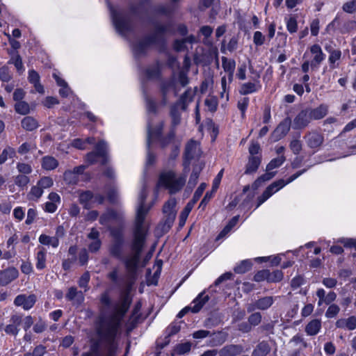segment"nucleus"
<instances>
[{
	"instance_id": "obj_11",
	"label": "nucleus",
	"mask_w": 356,
	"mask_h": 356,
	"mask_svg": "<svg viewBox=\"0 0 356 356\" xmlns=\"http://www.w3.org/2000/svg\"><path fill=\"white\" fill-rule=\"evenodd\" d=\"M209 300L208 295H204V293H201L193 301V306L192 307H186L183 309L177 315V317L182 318L188 310H191L193 313H197L204 305V304Z\"/></svg>"
},
{
	"instance_id": "obj_25",
	"label": "nucleus",
	"mask_w": 356,
	"mask_h": 356,
	"mask_svg": "<svg viewBox=\"0 0 356 356\" xmlns=\"http://www.w3.org/2000/svg\"><path fill=\"white\" fill-rule=\"evenodd\" d=\"M28 79L29 82L34 85L35 89L39 93H44V88L40 83V75L34 70H31L29 72Z\"/></svg>"
},
{
	"instance_id": "obj_10",
	"label": "nucleus",
	"mask_w": 356,
	"mask_h": 356,
	"mask_svg": "<svg viewBox=\"0 0 356 356\" xmlns=\"http://www.w3.org/2000/svg\"><path fill=\"white\" fill-rule=\"evenodd\" d=\"M200 149L199 144L194 140H191L186 145L184 151V165L188 166L192 159L199 157Z\"/></svg>"
},
{
	"instance_id": "obj_14",
	"label": "nucleus",
	"mask_w": 356,
	"mask_h": 356,
	"mask_svg": "<svg viewBox=\"0 0 356 356\" xmlns=\"http://www.w3.org/2000/svg\"><path fill=\"white\" fill-rule=\"evenodd\" d=\"M65 298L77 307L81 305L85 300L83 293L81 291H79L75 286H71L68 289L65 294Z\"/></svg>"
},
{
	"instance_id": "obj_63",
	"label": "nucleus",
	"mask_w": 356,
	"mask_h": 356,
	"mask_svg": "<svg viewBox=\"0 0 356 356\" xmlns=\"http://www.w3.org/2000/svg\"><path fill=\"white\" fill-rule=\"evenodd\" d=\"M269 275V270H262L258 271L254 276L253 280L255 282H260L264 280L268 282V277Z\"/></svg>"
},
{
	"instance_id": "obj_30",
	"label": "nucleus",
	"mask_w": 356,
	"mask_h": 356,
	"mask_svg": "<svg viewBox=\"0 0 356 356\" xmlns=\"http://www.w3.org/2000/svg\"><path fill=\"white\" fill-rule=\"evenodd\" d=\"M58 165V161L51 156H45L42 159V167L46 170H52Z\"/></svg>"
},
{
	"instance_id": "obj_41",
	"label": "nucleus",
	"mask_w": 356,
	"mask_h": 356,
	"mask_svg": "<svg viewBox=\"0 0 356 356\" xmlns=\"http://www.w3.org/2000/svg\"><path fill=\"white\" fill-rule=\"evenodd\" d=\"M36 259V268L39 270L44 268L46 266V251L44 248H42L40 251L38 252Z\"/></svg>"
},
{
	"instance_id": "obj_15",
	"label": "nucleus",
	"mask_w": 356,
	"mask_h": 356,
	"mask_svg": "<svg viewBox=\"0 0 356 356\" xmlns=\"http://www.w3.org/2000/svg\"><path fill=\"white\" fill-rule=\"evenodd\" d=\"M175 88V83L172 79L162 80L159 84V91L161 96V104L163 106L168 103V94Z\"/></svg>"
},
{
	"instance_id": "obj_7",
	"label": "nucleus",
	"mask_w": 356,
	"mask_h": 356,
	"mask_svg": "<svg viewBox=\"0 0 356 356\" xmlns=\"http://www.w3.org/2000/svg\"><path fill=\"white\" fill-rule=\"evenodd\" d=\"M99 158L102 159V165H106L109 161L107 143L103 140L96 144L94 151L86 154V161L89 165H92L98 161Z\"/></svg>"
},
{
	"instance_id": "obj_53",
	"label": "nucleus",
	"mask_w": 356,
	"mask_h": 356,
	"mask_svg": "<svg viewBox=\"0 0 356 356\" xmlns=\"http://www.w3.org/2000/svg\"><path fill=\"white\" fill-rule=\"evenodd\" d=\"M283 278V273L282 270H276L273 272L269 270V275L268 277V282H278Z\"/></svg>"
},
{
	"instance_id": "obj_1",
	"label": "nucleus",
	"mask_w": 356,
	"mask_h": 356,
	"mask_svg": "<svg viewBox=\"0 0 356 356\" xmlns=\"http://www.w3.org/2000/svg\"><path fill=\"white\" fill-rule=\"evenodd\" d=\"M131 303L130 296L128 293L123 294L120 302L115 305L113 312L108 320L97 329V334L107 343L106 356H115L113 341Z\"/></svg>"
},
{
	"instance_id": "obj_51",
	"label": "nucleus",
	"mask_w": 356,
	"mask_h": 356,
	"mask_svg": "<svg viewBox=\"0 0 356 356\" xmlns=\"http://www.w3.org/2000/svg\"><path fill=\"white\" fill-rule=\"evenodd\" d=\"M257 90L256 85L254 83L248 82L243 83L241 89L239 90V92L241 95H245L252 92H254Z\"/></svg>"
},
{
	"instance_id": "obj_22",
	"label": "nucleus",
	"mask_w": 356,
	"mask_h": 356,
	"mask_svg": "<svg viewBox=\"0 0 356 356\" xmlns=\"http://www.w3.org/2000/svg\"><path fill=\"white\" fill-rule=\"evenodd\" d=\"M261 162L260 156H250L244 173L251 175L257 172Z\"/></svg>"
},
{
	"instance_id": "obj_19",
	"label": "nucleus",
	"mask_w": 356,
	"mask_h": 356,
	"mask_svg": "<svg viewBox=\"0 0 356 356\" xmlns=\"http://www.w3.org/2000/svg\"><path fill=\"white\" fill-rule=\"evenodd\" d=\"M307 145L310 148L319 147L324 141L323 136L317 131H310L305 136Z\"/></svg>"
},
{
	"instance_id": "obj_12",
	"label": "nucleus",
	"mask_w": 356,
	"mask_h": 356,
	"mask_svg": "<svg viewBox=\"0 0 356 356\" xmlns=\"http://www.w3.org/2000/svg\"><path fill=\"white\" fill-rule=\"evenodd\" d=\"M312 121L307 108L302 110L295 117L293 121L292 127L293 129H302L305 128Z\"/></svg>"
},
{
	"instance_id": "obj_33",
	"label": "nucleus",
	"mask_w": 356,
	"mask_h": 356,
	"mask_svg": "<svg viewBox=\"0 0 356 356\" xmlns=\"http://www.w3.org/2000/svg\"><path fill=\"white\" fill-rule=\"evenodd\" d=\"M191 348V343L189 341L182 343H179L175 346V348L173 349V352L172 353L171 355H172V356H174L175 354L179 355H184V354L190 352Z\"/></svg>"
},
{
	"instance_id": "obj_38",
	"label": "nucleus",
	"mask_w": 356,
	"mask_h": 356,
	"mask_svg": "<svg viewBox=\"0 0 356 356\" xmlns=\"http://www.w3.org/2000/svg\"><path fill=\"white\" fill-rule=\"evenodd\" d=\"M251 268L252 262L250 260H243L234 268V270L236 273L243 274L249 271Z\"/></svg>"
},
{
	"instance_id": "obj_49",
	"label": "nucleus",
	"mask_w": 356,
	"mask_h": 356,
	"mask_svg": "<svg viewBox=\"0 0 356 356\" xmlns=\"http://www.w3.org/2000/svg\"><path fill=\"white\" fill-rule=\"evenodd\" d=\"M15 111L21 115H26L29 113L30 108L29 104L25 102H18L15 105Z\"/></svg>"
},
{
	"instance_id": "obj_46",
	"label": "nucleus",
	"mask_w": 356,
	"mask_h": 356,
	"mask_svg": "<svg viewBox=\"0 0 356 356\" xmlns=\"http://www.w3.org/2000/svg\"><path fill=\"white\" fill-rule=\"evenodd\" d=\"M63 179L67 184L74 185L79 181V177L72 170H66L64 172Z\"/></svg>"
},
{
	"instance_id": "obj_8",
	"label": "nucleus",
	"mask_w": 356,
	"mask_h": 356,
	"mask_svg": "<svg viewBox=\"0 0 356 356\" xmlns=\"http://www.w3.org/2000/svg\"><path fill=\"white\" fill-rule=\"evenodd\" d=\"M206 186H207L206 184L202 183L199 186V187L196 189L192 200H190L187 203V204L186 205V207H184V209H183V211H181V213L180 214L179 226L182 227L184 225L190 212L193 209V208L195 206V204H196V202L199 200V199L202 196L204 191L206 188Z\"/></svg>"
},
{
	"instance_id": "obj_16",
	"label": "nucleus",
	"mask_w": 356,
	"mask_h": 356,
	"mask_svg": "<svg viewBox=\"0 0 356 356\" xmlns=\"http://www.w3.org/2000/svg\"><path fill=\"white\" fill-rule=\"evenodd\" d=\"M164 127L163 122H159L155 126L154 129L148 124L147 127V146L149 148L151 145L152 140H159L162 136L163 129Z\"/></svg>"
},
{
	"instance_id": "obj_60",
	"label": "nucleus",
	"mask_w": 356,
	"mask_h": 356,
	"mask_svg": "<svg viewBox=\"0 0 356 356\" xmlns=\"http://www.w3.org/2000/svg\"><path fill=\"white\" fill-rule=\"evenodd\" d=\"M341 22L338 17H336L327 26L326 30L327 31H336L337 30L340 32V26H341Z\"/></svg>"
},
{
	"instance_id": "obj_27",
	"label": "nucleus",
	"mask_w": 356,
	"mask_h": 356,
	"mask_svg": "<svg viewBox=\"0 0 356 356\" xmlns=\"http://www.w3.org/2000/svg\"><path fill=\"white\" fill-rule=\"evenodd\" d=\"M170 116L171 118V128L175 129L181 122V113L177 105L173 104L170 106Z\"/></svg>"
},
{
	"instance_id": "obj_24",
	"label": "nucleus",
	"mask_w": 356,
	"mask_h": 356,
	"mask_svg": "<svg viewBox=\"0 0 356 356\" xmlns=\"http://www.w3.org/2000/svg\"><path fill=\"white\" fill-rule=\"evenodd\" d=\"M271 348L266 341L259 342L252 353V356H266L270 352Z\"/></svg>"
},
{
	"instance_id": "obj_40",
	"label": "nucleus",
	"mask_w": 356,
	"mask_h": 356,
	"mask_svg": "<svg viewBox=\"0 0 356 356\" xmlns=\"http://www.w3.org/2000/svg\"><path fill=\"white\" fill-rule=\"evenodd\" d=\"M176 134L175 129L171 128L170 132L165 137H161L159 140L162 148L167 147L175 138Z\"/></svg>"
},
{
	"instance_id": "obj_54",
	"label": "nucleus",
	"mask_w": 356,
	"mask_h": 356,
	"mask_svg": "<svg viewBox=\"0 0 356 356\" xmlns=\"http://www.w3.org/2000/svg\"><path fill=\"white\" fill-rule=\"evenodd\" d=\"M14 181L17 186L24 188L29 183L30 179L26 175H19L15 177Z\"/></svg>"
},
{
	"instance_id": "obj_28",
	"label": "nucleus",
	"mask_w": 356,
	"mask_h": 356,
	"mask_svg": "<svg viewBox=\"0 0 356 356\" xmlns=\"http://www.w3.org/2000/svg\"><path fill=\"white\" fill-rule=\"evenodd\" d=\"M275 301L273 296H264L256 300V307L259 310H266L270 308Z\"/></svg>"
},
{
	"instance_id": "obj_56",
	"label": "nucleus",
	"mask_w": 356,
	"mask_h": 356,
	"mask_svg": "<svg viewBox=\"0 0 356 356\" xmlns=\"http://www.w3.org/2000/svg\"><path fill=\"white\" fill-rule=\"evenodd\" d=\"M90 273H89V272L87 271V272H85L79 280V282H78L79 286L81 288H83L85 289V291H86L89 289L88 282L90 281Z\"/></svg>"
},
{
	"instance_id": "obj_29",
	"label": "nucleus",
	"mask_w": 356,
	"mask_h": 356,
	"mask_svg": "<svg viewBox=\"0 0 356 356\" xmlns=\"http://www.w3.org/2000/svg\"><path fill=\"white\" fill-rule=\"evenodd\" d=\"M22 127L24 129L28 131H32L36 129L38 127V121L31 116H26L22 120Z\"/></svg>"
},
{
	"instance_id": "obj_50",
	"label": "nucleus",
	"mask_w": 356,
	"mask_h": 356,
	"mask_svg": "<svg viewBox=\"0 0 356 356\" xmlns=\"http://www.w3.org/2000/svg\"><path fill=\"white\" fill-rule=\"evenodd\" d=\"M285 161L284 156L272 159L270 163L266 165V170L270 171L274 168L280 167Z\"/></svg>"
},
{
	"instance_id": "obj_23",
	"label": "nucleus",
	"mask_w": 356,
	"mask_h": 356,
	"mask_svg": "<svg viewBox=\"0 0 356 356\" xmlns=\"http://www.w3.org/2000/svg\"><path fill=\"white\" fill-rule=\"evenodd\" d=\"M307 110L309 111L312 120H317L323 118L327 114L328 107L327 105L321 104L317 108H308Z\"/></svg>"
},
{
	"instance_id": "obj_18",
	"label": "nucleus",
	"mask_w": 356,
	"mask_h": 356,
	"mask_svg": "<svg viewBox=\"0 0 356 356\" xmlns=\"http://www.w3.org/2000/svg\"><path fill=\"white\" fill-rule=\"evenodd\" d=\"M244 352V348L241 344H227L218 350L219 356H237Z\"/></svg>"
},
{
	"instance_id": "obj_2",
	"label": "nucleus",
	"mask_w": 356,
	"mask_h": 356,
	"mask_svg": "<svg viewBox=\"0 0 356 356\" xmlns=\"http://www.w3.org/2000/svg\"><path fill=\"white\" fill-rule=\"evenodd\" d=\"M147 234V231H145L144 241L141 247L138 249H135L133 245L135 241V228L134 229V237L131 243V254L127 257H123L122 254L124 241H112L108 247V252L111 256L124 262L127 272L128 280L131 283L134 282L137 277V270L140 261V255L145 244Z\"/></svg>"
},
{
	"instance_id": "obj_64",
	"label": "nucleus",
	"mask_w": 356,
	"mask_h": 356,
	"mask_svg": "<svg viewBox=\"0 0 356 356\" xmlns=\"http://www.w3.org/2000/svg\"><path fill=\"white\" fill-rule=\"evenodd\" d=\"M286 28L287 30L291 33H296L298 30V23L295 17H290L286 20Z\"/></svg>"
},
{
	"instance_id": "obj_45",
	"label": "nucleus",
	"mask_w": 356,
	"mask_h": 356,
	"mask_svg": "<svg viewBox=\"0 0 356 356\" xmlns=\"http://www.w3.org/2000/svg\"><path fill=\"white\" fill-rule=\"evenodd\" d=\"M111 236L113 241H124L122 227H113L110 229Z\"/></svg>"
},
{
	"instance_id": "obj_48",
	"label": "nucleus",
	"mask_w": 356,
	"mask_h": 356,
	"mask_svg": "<svg viewBox=\"0 0 356 356\" xmlns=\"http://www.w3.org/2000/svg\"><path fill=\"white\" fill-rule=\"evenodd\" d=\"M261 320L262 315L259 312L251 314L248 318V321L252 327L259 325L261 323Z\"/></svg>"
},
{
	"instance_id": "obj_62",
	"label": "nucleus",
	"mask_w": 356,
	"mask_h": 356,
	"mask_svg": "<svg viewBox=\"0 0 356 356\" xmlns=\"http://www.w3.org/2000/svg\"><path fill=\"white\" fill-rule=\"evenodd\" d=\"M342 9L347 13H354L356 12V0H352L343 3Z\"/></svg>"
},
{
	"instance_id": "obj_6",
	"label": "nucleus",
	"mask_w": 356,
	"mask_h": 356,
	"mask_svg": "<svg viewBox=\"0 0 356 356\" xmlns=\"http://www.w3.org/2000/svg\"><path fill=\"white\" fill-rule=\"evenodd\" d=\"M113 24L117 31L125 36L133 30L131 16L129 14L119 13L108 3Z\"/></svg>"
},
{
	"instance_id": "obj_34",
	"label": "nucleus",
	"mask_w": 356,
	"mask_h": 356,
	"mask_svg": "<svg viewBox=\"0 0 356 356\" xmlns=\"http://www.w3.org/2000/svg\"><path fill=\"white\" fill-rule=\"evenodd\" d=\"M39 242L45 245H51L56 248L59 245V241L55 236H49L46 234H41L39 237Z\"/></svg>"
},
{
	"instance_id": "obj_21",
	"label": "nucleus",
	"mask_w": 356,
	"mask_h": 356,
	"mask_svg": "<svg viewBox=\"0 0 356 356\" xmlns=\"http://www.w3.org/2000/svg\"><path fill=\"white\" fill-rule=\"evenodd\" d=\"M310 51L314 54V58L311 62L312 68H318L319 65L325 58L321 47L318 44H314L310 47Z\"/></svg>"
},
{
	"instance_id": "obj_58",
	"label": "nucleus",
	"mask_w": 356,
	"mask_h": 356,
	"mask_svg": "<svg viewBox=\"0 0 356 356\" xmlns=\"http://www.w3.org/2000/svg\"><path fill=\"white\" fill-rule=\"evenodd\" d=\"M252 327L248 321H243L237 324L236 330L243 334H247L252 330Z\"/></svg>"
},
{
	"instance_id": "obj_57",
	"label": "nucleus",
	"mask_w": 356,
	"mask_h": 356,
	"mask_svg": "<svg viewBox=\"0 0 356 356\" xmlns=\"http://www.w3.org/2000/svg\"><path fill=\"white\" fill-rule=\"evenodd\" d=\"M205 106L208 108V110L212 113L215 112L218 106L217 99L214 97L207 98L204 101Z\"/></svg>"
},
{
	"instance_id": "obj_52",
	"label": "nucleus",
	"mask_w": 356,
	"mask_h": 356,
	"mask_svg": "<svg viewBox=\"0 0 356 356\" xmlns=\"http://www.w3.org/2000/svg\"><path fill=\"white\" fill-rule=\"evenodd\" d=\"M145 100L147 111L149 113H156L157 112V105L154 99L148 97L147 95H145Z\"/></svg>"
},
{
	"instance_id": "obj_32",
	"label": "nucleus",
	"mask_w": 356,
	"mask_h": 356,
	"mask_svg": "<svg viewBox=\"0 0 356 356\" xmlns=\"http://www.w3.org/2000/svg\"><path fill=\"white\" fill-rule=\"evenodd\" d=\"M200 171L201 168H193V172L190 176L188 185L186 187V191H188V192H191L197 184Z\"/></svg>"
},
{
	"instance_id": "obj_61",
	"label": "nucleus",
	"mask_w": 356,
	"mask_h": 356,
	"mask_svg": "<svg viewBox=\"0 0 356 356\" xmlns=\"http://www.w3.org/2000/svg\"><path fill=\"white\" fill-rule=\"evenodd\" d=\"M141 309V303L140 302H138L135 306L134 308L132 310V313L130 317V321H131V323H136L138 319L140 317L139 312Z\"/></svg>"
},
{
	"instance_id": "obj_42",
	"label": "nucleus",
	"mask_w": 356,
	"mask_h": 356,
	"mask_svg": "<svg viewBox=\"0 0 356 356\" xmlns=\"http://www.w3.org/2000/svg\"><path fill=\"white\" fill-rule=\"evenodd\" d=\"M353 30H356V21L349 20L341 23L340 33L345 34Z\"/></svg>"
},
{
	"instance_id": "obj_36",
	"label": "nucleus",
	"mask_w": 356,
	"mask_h": 356,
	"mask_svg": "<svg viewBox=\"0 0 356 356\" xmlns=\"http://www.w3.org/2000/svg\"><path fill=\"white\" fill-rule=\"evenodd\" d=\"M93 198V193L90 191H86L80 193L79 202L83 205L86 209L90 208V202Z\"/></svg>"
},
{
	"instance_id": "obj_59",
	"label": "nucleus",
	"mask_w": 356,
	"mask_h": 356,
	"mask_svg": "<svg viewBox=\"0 0 356 356\" xmlns=\"http://www.w3.org/2000/svg\"><path fill=\"white\" fill-rule=\"evenodd\" d=\"M274 325L272 323H266L261 325L258 327L257 330L259 332L265 335H268L273 332Z\"/></svg>"
},
{
	"instance_id": "obj_31",
	"label": "nucleus",
	"mask_w": 356,
	"mask_h": 356,
	"mask_svg": "<svg viewBox=\"0 0 356 356\" xmlns=\"http://www.w3.org/2000/svg\"><path fill=\"white\" fill-rule=\"evenodd\" d=\"M177 204V200L175 197L169 199L163 205V211L168 213L170 218L174 219L175 218V208Z\"/></svg>"
},
{
	"instance_id": "obj_44",
	"label": "nucleus",
	"mask_w": 356,
	"mask_h": 356,
	"mask_svg": "<svg viewBox=\"0 0 356 356\" xmlns=\"http://www.w3.org/2000/svg\"><path fill=\"white\" fill-rule=\"evenodd\" d=\"M154 12L156 14L170 15L172 13V7L168 4H160L154 8Z\"/></svg>"
},
{
	"instance_id": "obj_37",
	"label": "nucleus",
	"mask_w": 356,
	"mask_h": 356,
	"mask_svg": "<svg viewBox=\"0 0 356 356\" xmlns=\"http://www.w3.org/2000/svg\"><path fill=\"white\" fill-rule=\"evenodd\" d=\"M222 66L225 72L228 74H232L234 72L236 62L234 60H229L227 58L223 56L222 57Z\"/></svg>"
},
{
	"instance_id": "obj_3",
	"label": "nucleus",
	"mask_w": 356,
	"mask_h": 356,
	"mask_svg": "<svg viewBox=\"0 0 356 356\" xmlns=\"http://www.w3.org/2000/svg\"><path fill=\"white\" fill-rule=\"evenodd\" d=\"M154 31L152 34L145 35L141 40L133 44V52L136 57L145 56L149 47L152 44L158 45L161 49L165 45V35L174 33L173 25L171 22L165 24L156 22L153 23Z\"/></svg>"
},
{
	"instance_id": "obj_39",
	"label": "nucleus",
	"mask_w": 356,
	"mask_h": 356,
	"mask_svg": "<svg viewBox=\"0 0 356 356\" xmlns=\"http://www.w3.org/2000/svg\"><path fill=\"white\" fill-rule=\"evenodd\" d=\"M43 189L38 185V184L33 186L28 194V199L29 200H38L42 195Z\"/></svg>"
},
{
	"instance_id": "obj_4",
	"label": "nucleus",
	"mask_w": 356,
	"mask_h": 356,
	"mask_svg": "<svg viewBox=\"0 0 356 356\" xmlns=\"http://www.w3.org/2000/svg\"><path fill=\"white\" fill-rule=\"evenodd\" d=\"M147 192L145 186L141 190L138 197V207L136 210V216L135 220V241L134 248L138 249L141 247L144 241L145 231L147 229L144 225V221L150 207L145 204L147 197Z\"/></svg>"
},
{
	"instance_id": "obj_13",
	"label": "nucleus",
	"mask_w": 356,
	"mask_h": 356,
	"mask_svg": "<svg viewBox=\"0 0 356 356\" xmlns=\"http://www.w3.org/2000/svg\"><path fill=\"white\" fill-rule=\"evenodd\" d=\"M36 300V296L34 294H20L15 298L14 304L17 307H22L24 310H29L35 304Z\"/></svg>"
},
{
	"instance_id": "obj_55",
	"label": "nucleus",
	"mask_w": 356,
	"mask_h": 356,
	"mask_svg": "<svg viewBox=\"0 0 356 356\" xmlns=\"http://www.w3.org/2000/svg\"><path fill=\"white\" fill-rule=\"evenodd\" d=\"M329 62L331 64L332 68H335L337 66L334 65L335 62L340 59L341 52L339 49H334L330 51Z\"/></svg>"
},
{
	"instance_id": "obj_9",
	"label": "nucleus",
	"mask_w": 356,
	"mask_h": 356,
	"mask_svg": "<svg viewBox=\"0 0 356 356\" xmlns=\"http://www.w3.org/2000/svg\"><path fill=\"white\" fill-rule=\"evenodd\" d=\"M291 125V120L289 117L284 118L280 122L270 134L272 141L277 142L284 138L289 131Z\"/></svg>"
},
{
	"instance_id": "obj_20",
	"label": "nucleus",
	"mask_w": 356,
	"mask_h": 356,
	"mask_svg": "<svg viewBox=\"0 0 356 356\" xmlns=\"http://www.w3.org/2000/svg\"><path fill=\"white\" fill-rule=\"evenodd\" d=\"M123 220V214L115 210H108L103 213L99 218V223L105 225L111 220L122 222Z\"/></svg>"
},
{
	"instance_id": "obj_5",
	"label": "nucleus",
	"mask_w": 356,
	"mask_h": 356,
	"mask_svg": "<svg viewBox=\"0 0 356 356\" xmlns=\"http://www.w3.org/2000/svg\"><path fill=\"white\" fill-rule=\"evenodd\" d=\"M186 180V175L177 177L173 170L163 172L159 176V184L165 186L170 194H175L180 191L185 185Z\"/></svg>"
},
{
	"instance_id": "obj_43",
	"label": "nucleus",
	"mask_w": 356,
	"mask_h": 356,
	"mask_svg": "<svg viewBox=\"0 0 356 356\" xmlns=\"http://www.w3.org/2000/svg\"><path fill=\"white\" fill-rule=\"evenodd\" d=\"M16 154L15 150L11 147L5 148L0 154V165L4 163L8 158H13Z\"/></svg>"
},
{
	"instance_id": "obj_17",
	"label": "nucleus",
	"mask_w": 356,
	"mask_h": 356,
	"mask_svg": "<svg viewBox=\"0 0 356 356\" xmlns=\"http://www.w3.org/2000/svg\"><path fill=\"white\" fill-rule=\"evenodd\" d=\"M19 272L15 267H10L0 271V286H6L15 280Z\"/></svg>"
},
{
	"instance_id": "obj_47",
	"label": "nucleus",
	"mask_w": 356,
	"mask_h": 356,
	"mask_svg": "<svg viewBox=\"0 0 356 356\" xmlns=\"http://www.w3.org/2000/svg\"><path fill=\"white\" fill-rule=\"evenodd\" d=\"M146 75L149 79L159 78L161 75L159 65L157 63L156 65L147 68L146 70Z\"/></svg>"
},
{
	"instance_id": "obj_35",
	"label": "nucleus",
	"mask_w": 356,
	"mask_h": 356,
	"mask_svg": "<svg viewBox=\"0 0 356 356\" xmlns=\"http://www.w3.org/2000/svg\"><path fill=\"white\" fill-rule=\"evenodd\" d=\"M286 185L285 181L284 179H279L273 182L270 184L265 190V191L271 196L273 193L278 191L280 189L282 188L284 186Z\"/></svg>"
},
{
	"instance_id": "obj_26",
	"label": "nucleus",
	"mask_w": 356,
	"mask_h": 356,
	"mask_svg": "<svg viewBox=\"0 0 356 356\" xmlns=\"http://www.w3.org/2000/svg\"><path fill=\"white\" fill-rule=\"evenodd\" d=\"M321 328V321L319 319H313L305 327V332L307 335L314 336L318 333Z\"/></svg>"
}]
</instances>
